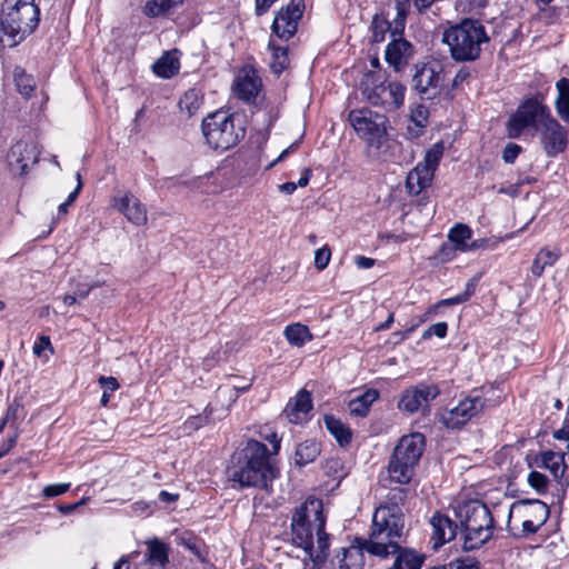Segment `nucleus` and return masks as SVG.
<instances>
[{
    "label": "nucleus",
    "instance_id": "1",
    "mask_svg": "<svg viewBox=\"0 0 569 569\" xmlns=\"http://www.w3.org/2000/svg\"><path fill=\"white\" fill-rule=\"evenodd\" d=\"M528 127L536 130L540 146L548 157H557L567 149L568 130L551 114L549 107L537 99L526 100L509 118L508 137L517 139Z\"/></svg>",
    "mask_w": 569,
    "mask_h": 569
},
{
    "label": "nucleus",
    "instance_id": "2",
    "mask_svg": "<svg viewBox=\"0 0 569 569\" xmlns=\"http://www.w3.org/2000/svg\"><path fill=\"white\" fill-rule=\"evenodd\" d=\"M291 541L301 548L315 566L325 563L330 546L326 532V516L321 499L309 497L297 507L291 517Z\"/></svg>",
    "mask_w": 569,
    "mask_h": 569
},
{
    "label": "nucleus",
    "instance_id": "3",
    "mask_svg": "<svg viewBox=\"0 0 569 569\" xmlns=\"http://www.w3.org/2000/svg\"><path fill=\"white\" fill-rule=\"evenodd\" d=\"M227 473L228 478L240 487L266 490L278 477V470L269 460L267 446L257 440H249L246 447L232 457Z\"/></svg>",
    "mask_w": 569,
    "mask_h": 569
},
{
    "label": "nucleus",
    "instance_id": "4",
    "mask_svg": "<svg viewBox=\"0 0 569 569\" xmlns=\"http://www.w3.org/2000/svg\"><path fill=\"white\" fill-rule=\"evenodd\" d=\"M463 551H475L486 546L496 530V520L489 507L480 500H469L458 506Z\"/></svg>",
    "mask_w": 569,
    "mask_h": 569
},
{
    "label": "nucleus",
    "instance_id": "5",
    "mask_svg": "<svg viewBox=\"0 0 569 569\" xmlns=\"http://www.w3.org/2000/svg\"><path fill=\"white\" fill-rule=\"evenodd\" d=\"M442 41L455 61L466 62L479 59L482 46L489 43L490 37L480 20L465 18L443 31Z\"/></svg>",
    "mask_w": 569,
    "mask_h": 569
},
{
    "label": "nucleus",
    "instance_id": "6",
    "mask_svg": "<svg viewBox=\"0 0 569 569\" xmlns=\"http://www.w3.org/2000/svg\"><path fill=\"white\" fill-rule=\"evenodd\" d=\"M40 20V10L34 0H4L0 24L7 44L14 47L30 36Z\"/></svg>",
    "mask_w": 569,
    "mask_h": 569
},
{
    "label": "nucleus",
    "instance_id": "7",
    "mask_svg": "<svg viewBox=\"0 0 569 569\" xmlns=\"http://www.w3.org/2000/svg\"><path fill=\"white\" fill-rule=\"evenodd\" d=\"M201 130L207 144L219 151L233 148L246 134L242 117L224 110H217L203 118Z\"/></svg>",
    "mask_w": 569,
    "mask_h": 569
},
{
    "label": "nucleus",
    "instance_id": "8",
    "mask_svg": "<svg viewBox=\"0 0 569 569\" xmlns=\"http://www.w3.org/2000/svg\"><path fill=\"white\" fill-rule=\"evenodd\" d=\"M425 447V436L420 432L401 437L388 465L390 480L399 485H408L415 475V468L423 453Z\"/></svg>",
    "mask_w": 569,
    "mask_h": 569
},
{
    "label": "nucleus",
    "instance_id": "9",
    "mask_svg": "<svg viewBox=\"0 0 569 569\" xmlns=\"http://www.w3.org/2000/svg\"><path fill=\"white\" fill-rule=\"evenodd\" d=\"M349 121L357 134L368 144L379 148L387 136V118L369 109L352 110Z\"/></svg>",
    "mask_w": 569,
    "mask_h": 569
},
{
    "label": "nucleus",
    "instance_id": "10",
    "mask_svg": "<svg viewBox=\"0 0 569 569\" xmlns=\"http://www.w3.org/2000/svg\"><path fill=\"white\" fill-rule=\"evenodd\" d=\"M513 513L522 518V533L533 535L549 518L548 506L538 499H525L515 501L509 509L508 523Z\"/></svg>",
    "mask_w": 569,
    "mask_h": 569
},
{
    "label": "nucleus",
    "instance_id": "11",
    "mask_svg": "<svg viewBox=\"0 0 569 569\" xmlns=\"http://www.w3.org/2000/svg\"><path fill=\"white\" fill-rule=\"evenodd\" d=\"M486 401L480 392L472 391L455 407L445 410L441 415V421L447 428H460L483 411Z\"/></svg>",
    "mask_w": 569,
    "mask_h": 569
},
{
    "label": "nucleus",
    "instance_id": "12",
    "mask_svg": "<svg viewBox=\"0 0 569 569\" xmlns=\"http://www.w3.org/2000/svg\"><path fill=\"white\" fill-rule=\"evenodd\" d=\"M442 82V66L438 61L416 64L412 83L421 99L436 98L441 92Z\"/></svg>",
    "mask_w": 569,
    "mask_h": 569
},
{
    "label": "nucleus",
    "instance_id": "13",
    "mask_svg": "<svg viewBox=\"0 0 569 569\" xmlns=\"http://www.w3.org/2000/svg\"><path fill=\"white\" fill-rule=\"evenodd\" d=\"M438 395L439 389L437 386L420 383L402 392L398 408L408 413H415L418 410L427 409Z\"/></svg>",
    "mask_w": 569,
    "mask_h": 569
},
{
    "label": "nucleus",
    "instance_id": "14",
    "mask_svg": "<svg viewBox=\"0 0 569 569\" xmlns=\"http://www.w3.org/2000/svg\"><path fill=\"white\" fill-rule=\"evenodd\" d=\"M305 4L302 0H291L276 16L272 23L273 33L283 40H289L297 32L298 21L303 13Z\"/></svg>",
    "mask_w": 569,
    "mask_h": 569
},
{
    "label": "nucleus",
    "instance_id": "15",
    "mask_svg": "<svg viewBox=\"0 0 569 569\" xmlns=\"http://www.w3.org/2000/svg\"><path fill=\"white\" fill-rule=\"evenodd\" d=\"M405 520L401 508L378 507L372 516L370 530L389 532L391 536H403Z\"/></svg>",
    "mask_w": 569,
    "mask_h": 569
},
{
    "label": "nucleus",
    "instance_id": "16",
    "mask_svg": "<svg viewBox=\"0 0 569 569\" xmlns=\"http://www.w3.org/2000/svg\"><path fill=\"white\" fill-rule=\"evenodd\" d=\"M39 152L36 146L31 142L18 141L14 143L8 154V166L13 174L22 176L27 172L30 166L38 162Z\"/></svg>",
    "mask_w": 569,
    "mask_h": 569
},
{
    "label": "nucleus",
    "instance_id": "17",
    "mask_svg": "<svg viewBox=\"0 0 569 569\" xmlns=\"http://www.w3.org/2000/svg\"><path fill=\"white\" fill-rule=\"evenodd\" d=\"M402 536H391L389 532L370 530L367 539H360L365 550L376 557L386 559L395 555L400 547V538Z\"/></svg>",
    "mask_w": 569,
    "mask_h": 569
},
{
    "label": "nucleus",
    "instance_id": "18",
    "mask_svg": "<svg viewBox=\"0 0 569 569\" xmlns=\"http://www.w3.org/2000/svg\"><path fill=\"white\" fill-rule=\"evenodd\" d=\"M262 87L261 79L251 67L240 69L233 81L232 90L234 96L244 101L252 102Z\"/></svg>",
    "mask_w": 569,
    "mask_h": 569
},
{
    "label": "nucleus",
    "instance_id": "19",
    "mask_svg": "<svg viewBox=\"0 0 569 569\" xmlns=\"http://www.w3.org/2000/svg\"><path fill=\"white\" fill-rule=\"evenodd\" d=\"M406 87L400 82H388L377 86L369 100L372 104L387 106L391 109H398L403 104Z\"/></svg>",
    "mask_w": 569,
    "mask_h": 569
},
{
    "label": "nucleus",
    "instance_id": "20",
    "mask_svg": "<svg viewBox=\"0 0 569 569\" xmlns=\"http://www.w3.org/2000/svg\"><path fill=\"white\" fill-rule=\"evenodd\" d=\"M112 206L120 211L128 221L136 226H142L147 222V210L144 206L130 192L113 197Z\"/></svg>",
    "mask_w": 569,
    "mask_h": 569
},
{
    "label": "nucleus",
    "instance_id": "21",
    "mask_svg": "<svg viewBox=\"0 0 569 569\" xmlns=\"http://www.w3.org/2000/svg\"><path fill=\"white\" fill-rule=\"evenodd\" d=\"M169 562L168 547L159 539L147 542V553L136 569H166Z\"/></svg>",
    "mask_w": 569,
    "mask_h": 569
},
{
    "label": "nucleus",
    "instance_id": "22",
    "mask_svg": "<svg viewBox=\"0 0 569 569\" xmlns=\"http://www.w3.org/2000/svg\"><path fill=\"white\" fill-rule=\"evenodd\" d=\"M412 53L413 48L411 43L401 38V36H395L386 48V61L396 70H400L408 63Z\"/></svg>",
    "mask_w": 569,
    "mask_h": 569
},
{
    "label": "nucleus",
    "instance_id": "23",
    "mask_svg": "<svg viewBox=\"0 0 569 569\" xmlns=\"http://www.w3.org/2000/svg\"><path fill=\"white\" fill-rule=\"evenodd\" d=\"M311 409V395L306 389H301L297 396L287 403L284 415L290 422L302 423L308 420V415Z\"/></svg>",
    "mask_w": 569,
    "mask_h": 569
},
{
    "label": "nucleus",
    "instance_id": "24",
    "mask_svg": "<svg viewBox=\"0 0 569 569\" xmlns=\"http://www.w3.org/2000/svg\"><path fill=\"white\" fill-rule=\"evenodd\" d=\"M432 527L433 548L438 549L446 542L452 540L457 535V523H455L449 517L439 512L435 513L430 519Z\"/></svg>",
    "mask_w": 569,
    "mask_h": 569
},
{
    "label": "nucleus",
    "instance_id": "25",
    "mask_svg": "<svg viewBox=\"0 0 569 569\" xmlns=\"http://www.w3.org/2000/svg\"><path fill=\"white\" fill-rule=\"evenodd\" d=\"M358 546L342 548L336 556L337 569H362L365 565V548L362 541L357 539Z\"/></svg>",
    "mask_w": 569,
    "mask_h": 569
},
{
    "label": "nucleus",
    "instance_id": "26",
    "mask_svg": "<svg viewBox=\"0 0 569 569\" xmlns=\"http://www.w3.org/2000/svg\"><path fill=\"white\" fill-rule=\"evenodd\" d=\"M536 465L539 468L548 469L553 478L559 481L562 479L565 471L567 470L565 453L551 450L541 452L536 458Z\"/></svg>",
    "mask_w": 569,
    "mask_h": 569
},
{
    "label": "nucleus",
    "instance_id": "27",
    "mask_svg": "<svg viewBox=\"0 0 569 569\" xmlns=\"http://www.w3.org/2000/svg\"><path fill=\"white\" fill-rule=\"evenodd\" d=\"M432 178L431 170L417 164L407 176L406 188L410 194L417 196L431 183Z\"/></svg>",
    "mask_w": 569,
    "mask_h": 569
},
{
    "label": "nucleus",
    "instance_id": "28",
    "mask_svg": "<svg viewBox=\"0 0 569 569\" xmlns=\"http://www.w3.org/2000/svg\"><path fill=\"white\" fill-rule=\"evenodd\" d=\"M179 69L178 50L164 52L152 66L153 72L163 79L172 78L179 72Z\"/></svg>",
    "mask_w": 569,
    "mask_h": 569
},
{
    "label": "nucleus",
    "instance_id": "29",
    "mask_svg": "<svg viewBox=\"0 0 569 569\" xmlns=\"http://www.w3.org/2000/svg\"><path fill=\"white\" fill-rule=\"evenodd\" d=\"M379 398L376 389H368L361 395L351 399L348 403L349 413L352 417L363 418L368 415L371 405Z\"/></svg>",
    "mask_w": 569,
    "mask_h": 569
},
{
    "label": "nucleus",
    "instance_id": "30",
    "mask_svg": "<svg viewBox=\"0 0 569 569\" xmlns=\"http://www.w3.org/2000/svg\"><path fill=\"white\" fill-rule=\"evenodd\" d=\"M395 555V561L389 569H421L425 562V555L410 548H400Z\"/></svg>",
    "mask_w": 569,
    "mask_h": 569
},
{
    "label": "nucleus",
    "instance_id": "31",
    "mask_svg": "<svg viewBox=\"0 0 569 569\" xmlns=\"http://www.w3.org/2000/svg\"><path fill=\"white\" fill-rule=\"evenodd\" d=\"M428 116L429 111L425 106H417L412 110L410 120L407 124L406 138L412 140L422 136L428 123Z\"/></svg>",
    "mask_w": 569,
    "mask_h": 569
},
{
    "label": "nucleus",
    "instance_id": "32",
    "mask_svg": "<svg viewBox=\"0 0 569 569\" xmlns=\"http://www.w3.org/2000/svg\"><path fill=\"white\" fill-rule=\"evenodd\" d=\"M557 97L555 109L558 117L569 124V78H561L556 82Z\"/></svg>",
    "mask_w": 569,
    "mask_h": 569
},
{
    "label": "nucleus",
    "instance_id": "33",
    "mask_svg": "<svg viewBox=\"0 0 569 569\" xmlns=\"http://www.w3.org/2000/svg\"><path fill=\"white\" fill-rule=\"evenodd\" d=\"M283 335L287 341L295 347H302L312 340L309 328L301 323L289 325L284 328Z\"/></svg>",
    "mask_w": 569,
    "mask_h": 569
},
{
    "label": "nucleus",
    "instance_id": "34",
    "mask_svg": "<svg viewBox=\"0 0 569 569\" xmlns=\"http://www.w3.org/2000/svg\"><path fill=\"white\" fill-rule=\"evenodd\" d=\"M559 251L549 250L548 248H542L537 253L536 258L532 261L531 272L536 277H541L545 269L547 267H551L559 259Z\"/></svg>",
    "mask_w": 569,
    "mask_h": 569
},
{
    "label": "nucleus",
    "instance_id": "35",
    "mask_svg": "<svg viewBox=\"0 0 569 569\" xmlns=\"http://www.w3.org/2000/svg\"><path fill=\"white\" fill-rule=\"evenodd\" d=\"M325 426L341 446L351 441L350 429L336 417L325 416Z\"/></svg>",
    "mask_w": 569,
    "mask_h": 569
},
{
    "label": "nucleus",
    "instance_id": "36",
    "mask_svg": "<svg viewBox=\"0 0 569 569\" xmlns=\"http://www.w3.org/2000/svg\"><path fill=\"white\" fill-rule=\"evenodd\" d=\"M269 49L272 51L269 62L270 69L279 76L289 64L288 49L287 47L276 46L273 41L269 42Z\"/></svg>",
    "mask_w": 569,
    "mask_h": 569
},
{
    "label": "nucleus",
    "instance_id": "37",
    "mask_svg": "<svg viewBox=\"0 0 569 569\" xmlns=\"http://www.w3.org/2000/svg\"><path fill=\"white\" fill-rule=\"evenodd\" d=\"M319 445L313 440H307L297 447L295 459L299 466L308 465L319 456Z\"/></svg>",
    "mask_w": 569,
    "mask_h": 569
},
{
    "label": "nucleus",
    "instance_id": "38",
    "mask_svg": "<svg viewBox=\"0 0 569 569\" xmlns=\"http://www.w3.org/2000/svg\"><path fill=\"white\" fill-rule=\"evenodd\" d=\"M472 236V230L463 223H457L448 233V239L455 244L457 250L467 251L469 246L467 240Z\"/></svg>",
    "mask_w": 569,
    "mask_h": 569
},
{
    "label": "nucleus",
    "instance_id": "39",
    "mask_svg": "<svg viewBox=\"0 0 569 569\" xmlns=\"http://www.w3.org/2000/svg\"><path fill=\"white\" fill-rule=\"evenodd\" d=\"M202 104V96L199 90L192 88L184 92L179 100V108L188 117H192Z\"/></svg>",
    "mask_w": 569,
    "mask_h": 569
},
{
    "label": "nucleus",
    "instance_id": "40",
    "mask_svg": "<svg viewBox=\"0 0 569 569\" xmlns=\"http://www.w3.org/2000/svg\"><path fill=\"white\" fill-rule=\"evenodd\" d=\"M13 80L19 93L27 99L30 98L36 88L33 77L26 73L24 69L16 67L13 70Z\"/></svg>",
    "mask_w": 569,
    "mask_h": 569
},
{
    "label": "nucleus",
    "instance_id": "41",
    "mask_svg": "<svg viewBox=\"0 0 569 569\" xmlns=\"http://www.w3.org/2000/svg\"><path fill=\"white\" fill-rule=\"evenodd\" d=\"M180 3H182V0H148L144 7V13L149 17H159L168 13Z\"/></svg>",
    "mask_w": 569,
    "mask_h": 569
},
{
    "label": "nucleus",
    "instance_id": "42",
    "mask_svg": "<svg viewBox=\"0 0 569 569\" xmlns=\"http://www.w3.org/2000/svg\"><path fill=\"white\" fill-rule=\"evenodd\" d=\"M395 7L397 10V16L393 20L392 37L402 36L403 33L406 18L410 8V0H395Z\"/></svg>",
    "mask_w": 569,
    "mask_h": 569
},
{
    "label": "nucleus",
    "instance_id": "43",
    "mask_svg": "<svg viewBox=\"0 0 569 569\" xmlns=\"http://www.w3.org/2000/svg\"><path fill=\"white\" fill-rule=\"evenodd\" d=\"M443 144L441 142L435 143L425 156V159L422 162H419L418 164L422 166L425 169L431 170V173H435V170L437 169L441 157L443 154Z\"/></svg>",
    "mask_w": 569,
    "mask_h": 569
},
{
    "label": "nucleus",
    "instance_id": "44",
    "mask_svg": "<svg viewBox=\"0 0 569 569\" xmlns=\"http://www.w3.org/2000/svg\"><path fill=\"white\" fill-rule=\"evenodd\" d=\"M372 41L381 42L385 40L386 32L389 31L392 36L393 23L380 16H375L371 22Z\"/></svg>",
    "mask_w": 569,
    "mask_h": 569
},
{
    "label": "nucleus",
    "instance_id": "45",
    "mask_svg": "<svg viewBox=\"0 0 569 569\" xmlns=\"http://www.w3.org/2000/svg\"><path fill=\"white\" fill-rule=\"evenodd\" d=\"M527 481L537 493H546L549 480L543 473L533 470L528 475Z\"/></svg>",
    "mask_w": 569,
    "mask_h": 569
},
{
    "label": "nucleus",
    "instance_id": "46",
    "mask_svg": "<svg viewBox=\"0 0 569 569\" xmlns=\"http://www.w3.org/2000/svg\"><path fill=\"white\" fill-rule=\"evenodd\" d=\"M408 489L406 488H395L390 489L387 496V502L381 505L380 507H397L400 508V505L407 499Z\"/></svg>",
    "mask_w": 569,
    "mask_h": 569
},
{
    "label": "nucleus",
    "instance_id": "47",
    "mask_svg": "<svg viewBox=\"0 0 569 569\" xmlns=\"http://www.w3.org/2000/svg\"><path fill=\"white\" fill-rule=\"evenodd\" d=\"M473 291H475V286L472 283L468 282L463 292H461L455 297L441 300L439 302V306H453V305L463 303L470 299V297L473 295Z\"/></svg>",
    "mask_w": 569,
    "mask_h": 569
},
{
    "label": "nucleus",
    "instance_id": "48",
    "mask_svg": "<svg viewBox=\"0 0 569 569\" xmlns=\"http://www.w3.org/2000/svg\"><path fill=\"white\" fill-rule=\"evenodd\" d=\"M449 569H480V562L472 557H460L448 563Z\"/></svg>",
    "mask_w": 569,
    "mask_h": 569
},
{
    "label": "nucleus",
    "instance_id": "49",
    "mask_svg": "<svg viewBox=\"0 0 569 569\" xmlns=\"http://www.w3.org/2000/svg\"><path fill=\"white\" fill-rule=\"evenodd\" d=\"M331 258V250L328 246L318 249L315 253V267L318 270H323L328 267Z\"/></svg>",
    "mask_w": 569,
    "mask_h": 569
},
{
    "label": "nucleus",
    "instance_id": "50",
    "mask_svg": "<svg viewBox=\"0 0 569 569\" xmlns=\"http://www.w3.org/2000/svg\"><path fill=\"white\" fill-rule=\"evenodd\" d=\"M448 325L447 322H437L431 325L427 330L422 333V339H429L432 336H437L438 338H445L447 336Z\"/></svg>",
    "mask_w": 569,
    "mask_h": 569
},
{
    "label": "nucleus",
    "instance_id": "51",
    "mask_svg": "<svg viewBox=\"0 0 569 569\" xmlns=\"http://www.w3.org/2000/svg\"><path fill=\"white\" fill-rule=\"evenodd\" d=\"M69 489L70 483H54L46 486L42 493L46 498H53L66 493Z\"/></svg>",
    "mask_w": 569,
    "mask_h": 569
},
{
    "label": "nucleus",
    "instance_id": "52",
    "mask_svg": "<svg viewBox=\"0 0 569 569\" xmlns=\"http://www.w3.org/2000/svg\"><path fill=\"white\" fill-rule=\"evenodd\" d=\"M520 152V146L516 143H508L502 151V159L506 163H513Z\"/></svg>",
    "mask_w": 569,
    "mask_h": 569
},
{
    "label": "nucleus",
    "instance_id": "53",
    "mask_svg": "<svg viewBox=\"0 0 569 569\" xmlns=\"http://www.w3.org/2000/svg\"><path fill=\"white\" fill-rule=\"evenodd\" d=\"M46 349H49L51 353L53 352L50 338L48 336H40L33 345V353L40 357Z\"/></svg>",
    "mask_w": 569,
    "mask_h": 569
},
{
    "label": "nucleus",
    "instance_id": "54",
    "mask_svg": "<svg viewBox=\"0 0 569 569\" xmlns=\"http://www.w3.org/2000/svg\"><path fill=\"white\" fill-rule=\"evenodd\" d=\"M98 382L103 388V390L108 392H113L119 388V383L114 377L101 376L98 379Z\"/></svg>",
    "mask_w": 569,
    "mask_h": 569
},
{
    "label": "nucleus",
    "instance_id": "55",
    "mask_svg": "<svg viewBox=\"0 0 569 569\" xmlns=\"http://www.w3.org/2000/svg\"><path fill=\"white\" fill-rule=\"evenodd\" d=\"M553 438L567 441V450L569 452V420H566L563 426L553 432Z\"/></svg>",
    "mask_w": 569,
    "mask_h": 569
},
{
    "label": "nucleus",
    "instance_id": "56",
    "mask_svg": "<svg viewBox=\"0 0 569 569\" xmlns=\"http://www.w3.org/2000/svg\"><path fill=\"white\" fill-rule=\"evenodd\" d=\"M19 409L20 403L14 400L12 403L8 406L4 418L2 420L6 421L7 423L10 421H14L17 419Z\"/></svg>",
    "mask_w": 569,
    "mask_h": 569
},
{
    "label": "nucleus",
    "instance_id": "57",
    "mask_svg": "<svg viewBox=\"0 0 569 569\" xmlns=\"http://www.w3.org/2000/svg\"><path fill=\"white\" fill-rule=\"evenodd\" d=\"M139 555L140 553L138 551H134L126 557H122L113 569H130V562L134 561L139 557Z\"/></svg>",
    "mask_w": 569,
    "mask_h": 569
},
{
    "label": "nucleus",
    "instance_id": "58",
    "mask_svg": "<svg viewBox=\"0 0 569 569\" xmlns=\"http://www.w3.org/2000/svg\"><path fill=\"white\" fill-rule=\"evenodd\" d=\"M470 77V71L467 69V68H461L455 76L453 78V81H452V86L455 88L459 87L460 84H462L465 81L468 80V78Z\"/></svg>",
    "mask_w": 569,
    "mask_h": 569
},
{
    "label": "nucleus",
    "instance_id": "59",
    "mask_svg": "<svg viewBox=\"0 0 569 569\" xmlns=\"http://www.w3.org/2000/svg\"><path fill=\"white\" fill-rule=\"evenodd\" d=\"M276 0H256V13L258 16L264 14Z\"/></svg>",
    "mask_w": 569,
    "mask_h": 569
},
{
    "label": "nucleus",
    "instance_id": "60",
    "mask_svg": "<svg viewBox=\"0 0 569 569\" xmlns=\"http://www.w3.org/2000/svg\"><path fill=\"white\" fill-rule=\"evenodd\" d=\"M355 263L360 269H369L373 267L375 260L365 256H357L355 258Z\"/></svg>",
    "mask_w": 569,
    "mask_h": 569
},
{
    "label": "nucleus",
    "instance_id": "61",
    "mask_svg": "<svg viewBox=\"0 0 569 569\" xmlns=\"http://www.w3.org/2000/svg\"><path fill=\"white\" fill-rule=\"evenodd\" d=\"M297 188L298 184H296V182H284L278 186L279 191L286 194L293 193L297 190Z\"/></svg>",
    "mask_w": 569,
    "mask_h": 569
},
{
    "label": "nucleus",
    "instance_id": "62",
    "mask_svg": "<svg viewBox=\"0 0 569 569\" xmlns=\"http://www.w3.org/2000/svg\"><path fill=\"white\" fill-rule=\"evenodd\" d=\"M183 545L192 551L196 556H200L199 545L194 539L183 540Z\"/></svg>",
    "mask_w": 569,
    "mask_h": 569
},
{
    "label": "nucleus",
    "instance_id": "63",
    "mask_svg": "<svg viewBox=\"0 0 569 569\" xmlns=\"http://www.w3.org/2000/svg\"><path fill=\"white\" fill-rule=\"evenodd\" d=\"M18 436L13 435L6 443V450H0V459L4 457L17 443Z\"/></svg>",
    "mask_w": 569,
    "mask_h": 569
},
{
    "label": "nucleus",
    "instance_id": "64",
    "mask_svg": "<svg viewBox=\"0 0 569 569\" xmlns=\"http://www.w3.org/2000/svg\"><path fill=\"white\" fill-rule=\"evenodd\" d=\"M310 177H311V170L305 169L301 178L298 180V182H296V184H298V187H300V188L308 186Z\"/></svg>",
    "mask_w": 569,
    "mask_h": 569
}]
</instances>
